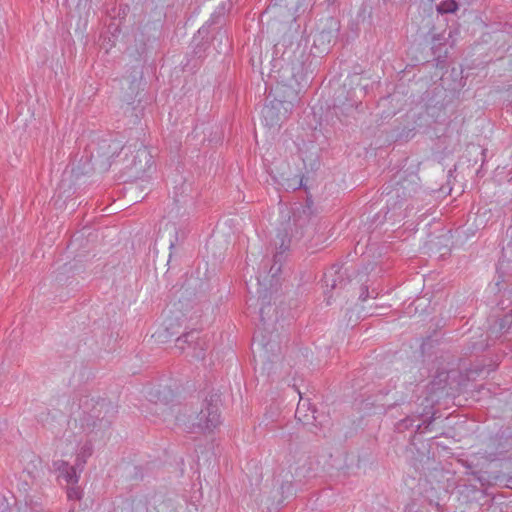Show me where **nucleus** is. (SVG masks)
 <instances>
[{
    "instance_id": "nucleus-1",
    "label": "nucleus",
    "mask_w": 512,
    "mask_h": 512,
    "mask_svg": "<svg viewBox=\"0 0 512 512\" xmlns=\"http://www.w3.org/2000/svg\"><path fill=\"white\" fill-rule=\"evenodd\" d=\"M419 177L414 173L398 172L383 186L382 195L386 196L385 218L395 220L404 216L403 204L419 190Z\"/></svg>"
},
{
    "instance_id": "nucleus-2",
    "label": "nucleus",
    "mask_w": 512,
    "mask_h": 512,
    "mask_svg": "<svg viewBox=\"0 0 512 512\" xmlns=\"http://www.w3.org/2000/svg\"><path fill=\"white\" fill-rule=\"evenodd\" d=\"M91 407L84 410L80 417V425L86 434H94L92 439L104 434L110 429L117 410L113 403L107 399L91 400Z\"/></svg>"
},
{
    "instance_id": "nucleus-3",
    "label": "nucleus",
    "mask_w": 512,
    "mask_h": 512,
    "mask_svg": "<svg viewBox=\"0 0 512 512\" xmlns=\"http://www.w3.org/2000/svg\"><path fill=\"white\" fill-rule=\"evenodd\" d=\"M220 397L218 394H211L209 398H205L203 407L197 413L187 426L190 433H206L212 432L221 423L219 412Z\"/></svg>"
},
{
    "instance_id": "nucleus-4",
    "label": "nucleus",
    "mask_w": 512,
    "mask_h": 512,
    "mask_svg": "<svg viewBox=\"0 0 512 512\" xmlns=\"http://www.w3.org/2000/svg\"><path fill=\"white\" fill-rule=\"evenodd\" d=\"M175 348L194 359H204L207 343L200 336V331L191 330L176 339Z\"/></svg>"
},
{
    "instance_id": "nucleus-5",
    "label": "nucleus",
    "mask_w": 512,
    "mask_h": 512,
    "mask_svg": "<svg viewBox=\"0 0 512 512\" xmlns=\"http://www.w3.org/2000/svg\"><path fill=\"white\" fill-rule=\"evenodd\" d=\"M291 110V102L274 99L262 109L263 122L270 128L280 126L289 117Z\"/></svg>"
},
{
    "instance_id": "nucleus-6",
    "label": "nucleus",
    "mask_w": 512,
    "mask_h": 512,
    "mask_svg": "<svg viewBox=\"0 0 512 512\" xmlns=\"http://www.w3.org/2000/svg\"><path fill=\"white\" fill-rule=\"evenodd\" d=\"M122 141L112 136L100 139L93 148L92 157L101 160L103 166H110L111 160L124 149Z\"/></svg>"
},
{
    "instance_id": "nucleus-7",
    "label": "nucleus",
    "mask_w": 512,
    "mask_h": 512,
    "mask_svg": "<svg viewBox=\"0 0 512 512\" xmlns=\"http://www.w3.org/2000/svg\"><path fill=\"white\" fill-rule=\"evenodd\" d=\"M148 400L155 406V412H158V406L160 407V414L165 416L169 410V404L174 400V391L168 386L159 385L158 387H152L147 392Z\"/></svg>"
},
{
    "instance_id": "nucleus-8",
    "label": "nucleus",
    "mask_w": 512,
    "mask_h": 512,
    "mask_svg": "<svg viewBox=\"0 0 512 512\" xmlns=\"http://www.w3.org/2000/svg\"><path fill=\"white\" fill-rule=\"evenodd\" d=\"M316 216L313 211V201L307 198L305 203H300L298 206L292 208V220L295 227H299L301 235L304 234L303 230L310 224H313Z\"/></svg>"
},
{
    "instance_id": "nucleus-9",
    "label": "nucleus",
    "mask_w": 512,
    "mask_h": 512,
    "mask_svg": "<svg viewBox=\"0 0 512 512\" xmlns=\"http://www.w3.org/2000/svg\"><path fill=\"white\" fill-rule=\"evenodd\" d=\"M324 283L326 287L335 290L345 288L350 283V280L347 277L346 271H343L341 266L333 265L324 274Z\"/></svg>"
},
{
    "instance_id": "nucleus-10",
    "label": "nucleus",
    "mask_w": 512,
    "mask_h": 512,
    "mask_svg": "<svg viewBox=\"0 0 512 512\" xmlns=\"http://www.w3.org/2000/svg\"><path fill=\"white\" fill-rule=\"evenodd\" d=\"M77 466L70 465L64 460H55L52 463V468L59 473V477L64 479L67 484H77L79 475L77 473Z\"/></svg>"
},
{
    "instance_id": "nucleus-11",
    "label": "nucleus",
    "mask_w": 512,
    "mask_h": 512,
    "mask_svg": "<svg viewBox=\"0 0 512 512\" xmlns=\"http://www.w3.org/2000/svg\"><path fill=\"white\" fill-rule=\"evenodd\" d=\"M425 401L428 404L421 411L417 410L414 412L412 409L407 410V412L411 414H408L404 419L397 422L396 429L398 432H404L405 430H408L414 426L416 419L423 418L429 414V410H431L433 407L430 405L428 398H425Z\"/></svg>"
},
{
    "instance_id": "nucleus-12",
    "label": "nucleus",
    "mask_w": 512,
    "mask_h": 512,
    "mask_svg": "<svg viewBox=\"0 0 512 512\" xmlns=\"http://www.w3.org/2000/svg\"><path fill=\"white\" fill-rule=\"evenodd\" d=\"M226 11H227V8H226L225 3H221L220 5H218L216 7L215 11L211 14L210 19L206 22L205 25H203L198 30V34L206 36L209 33V31H208L209 27H211L212 25L222 24V22L224 21Z\"/></svg>"
},
{
    "instance_id": "nucleus-13",
    "label": "nucleus",
    "mask_w": 512,
    "mask_h": 512,
    "mask_svg": "<svg viewBox=\"0 0 512 512\" xmlns=\"http://www.w3.org/2000/svg\"><path fill=\"white\" fill-rule=\"evenodd\" d=\"M496 272V285L499 286L501 283H504L512 278V261L506 260L505 258L500 259L496 268Z\"/></svg>"
},
{
    "instance_id": "nucleus-14",
    "label": "nucleus",
    "mask_w": 512,
    "mask_h": 512,
    "mask_svg": "<svg viewBox=\"0 0 512 512\" xmlns=\"http://www.w3.org/2000/svg\"><path fill=\"white\" fill-rule=\"evenodd\" d=\"M13 512H45L42 506L32 500L30 496H25L23 502H17Z\"/></svg>"
},
{
    "instance_id": "nucleus-15",
    "label": "nucleus",
    "mask_w": 512,
    "mask_h": 512,
    "mask_svg": "<svg viewBox=\"0 0 512 512\" xmlns=\"http://www.w3.org/2000/svg\"><path fill=\"white\" fill-rule=\"evenodd\" d=\"M214 49L217 53H225L230 47L229 37L225 30L219 29L213 37Z\"/></svg>"
},
{
    "instance_id": "nucleus-16",
    "label": "nucleus",
    "mask_w": 512,
    "mask_h": 512,
    "mask_svg": "<svg viewBox=\"0 0 512 512\" xmlns=\"http://www.w3.org/2000/svg\"><path fill=\"white\" fill-rule=\"evenodd\" d=\"M141 86V75L139 77L134 76L129 82V92L124 96V101L127 104H132L135 98L138 96Z\"/></svg>"
},
{
    "instance_id": "nucleus-17",
    "label": "nucleus",
    "mask_w": 512,
    "mask_h": 512,
    "mask_svg": "<svg viewBox=\"0 0 512 512\" xmlns=\"http://www.w3.org/2000/svg\"><path fill=\"white\" fill-rule=\"evenodd\" d=\"M449 375L446 371L439 372L434 379L431 381L432 391H442L447 386Z\"/></svg>"
},
{
    "instance_id": "nucleus-18",
    "label": "nucleus",
    "mask_w": 512,
    "mask_h": 512,
    "mask_svg": "<svg viewBox=\"0 0 512 512\" xmlns=\"http://www.w3.org/2000/svg\"><path fill=\"white\" fill-rule=\"evenodd\" d=\"M93 452V447L91 441L86 442L82 448L80 453L77 455L76 466H80V470H82L84 464L86 463V458L91 456Z\"/></svg>"
},
{
    "instance_id": "nucleus-19",
    "label": "nucleus",
    "mask_w": 512,
    "mask_h": 512,
    "mask_svg": "<svg viewBox=\"0 0 512 512\" xmlns=\"http://www.w3.org/2000/svg\"><path fill=\"white\" fill-rule=\"evenodd\" d=\"M149 156L146 148H140L137 150L136 155L133 157L132 165L136 168V172H144L145 168L141 164V159H147Z\"/></svg>"
},
{
    "instance_id": "nucleus-20",
    "label": "nucleus",
    "mask_w": 512,
    "mask_h": 512,
    "mask_svg": "<svg viewBox=\"0 0 512 512\" xmlns=\"http://www.w3.org/2000/svg\"><path fill=\"white\" fill-rule=\"evenodd\" d=\"M280 491L282 494V499L278 502V504H282L284 500L292 497L295 494V489L290 481H285L280 486Z\"/></svg>"
},
{
    "instance_id": "nucleus-21",
    "label": "nucleus",
    "mask_w": 512,
    "mask_h": 512,
    "mask_svg": "<svg viewBox=\"0 0 512 512\" xmlns=\"http://www.w3.org/2000/svg\"><path fill=\"white\" fill-rule=\"evenodd\" d=\"M511 325H512V314L507 313L496 322L495 327H498V330L501 332H507L511 328Z\"/></svg>"
},
{
    "instance_id": "nucleus-22",
    "label": "nucleus",
    "mask_w": 512,
    "mask_h": 512,
    "mask_svg": "<svg viewBox=\"0 0 512 512\" xmlns=\"http://www.w3.org/2000/svg\"><path fill=\"white\" fill-rule=\"evenodd\" d=\"M458 9V3L455 0H447L438 6L439 13H454Z\"/></svg>"
},
{
    "instance_id": "nucleus-23",
    "label": "nucleus",
    "mask_w": 512,
    "mask_h": 512,
    "mask_svg": "<svg viewBox=\"0 0 512 512\" xmlns=\"http://www.w3.org/2000/svg\"><path fill=\"white\" fill-rule=\"evenodd\" d=\"M435 419H436L435 412H433L428 419H424L423 420L422 424H417L416 425V431L415 432L416 433H423L425 431H430L431 430V425L435 421Z\"/></svg>"
},
{
    "instance_id": "nucleus-24",
    "label": "nucleus",
    "mask_w": 512,
    "mask_h": 512,
    "mask_svg": "<svg viewBox=\"0 0 512 512\" xmlns=\"http://www.w3.org/2000/svg\"><path fill=\"white\" fill-rule=\"evenodd\" d=\"M305 462H307V460H305ZM294 475L299 479V481H301L302 478H309L312 476L311 467L309 466L306 468V463H304L302 466L295 469Z\"/></svg>"
},
{
    "instance_id": "nucleus-25",
    "label": "nucleus",
    "mask_w": 512,
    "mask_h": 512,
    "mask_svg": "<svg viewBox=\"0 0 512 512\" xmlns=\"http://www.w3.org/2000/svg\"><path fill=\"white\" fill-rule=\"evenodd\" d=\"M283 256V252L277 253L274 256V264L270 267L269 273H271L272 277H275L281 270L280 266L276 267V264L278 261H280V258Z\"/></svg>"
},
{
    "instance_id": "nucleus-26",
    "label": "nucleus",
    "mask_w": 512,
    "mask_h": 512,
    "mask_svg": "<svg viewBox=\"0 0 512 512\" xmlns=\"http://www.w3.org/2000/svg\"><path fill=\"white\" fill-rule=\"evenodd\" d=\"M67 496L71 500H78L81 498V491L77 487H70L67 490Z\"/></svg>"
},
{
    "instance_id": "nucleus-27",
    "label": "nucleus",
    "mask_w": 512,
    "mask_h": 512,
    "mask_svg": "<svg viewBox=\"0 0 512 512\" xmlns=\"http://www.w3.org/2000/svg\"><path fill=\"white\" fill-rule=\"evenodd\" d=\"M296 417L302 421L304 424H309L310 423V418H309V415L308 414H304L303 417L304 419H302V406L301 404L299 403L298 404V407L296 409Z\"/></svg>"
},
{
    "instance_id": "nucleus-28",
    "label": "nucleus",
    "mask_w": 512,
    "mask_h": 512,
    "mask_svg": "<svg viewBox=\"0 0 512 512\" xmlns=\"http://www.w3.org/2000/svg\"><path fill=\"white\" fill-rule=\"evenodd\" d=\"M0 512H13L5 497H0Z\"/></svg>"
},
{
    "instance_id": "nucleus-29",
    "label": "nucleus",
    "mask_w": 512,
    "mask_h": 512,
    "mask_svg": "<svg viewBox=\"0 0 512 512\" xmlns=\"http://www.w3.org/2000/svg\"><path fill=\"white\" fill-rule=\"evenodd\" d=\"M370 297L369 289L367 286L361 287V293L359 295V300L362 302L366 301Z\"/></svg>"
},
{
    "instance_id": "nucleus-30",
    "label": "nucleus",
    "mask_w": 512,
    "mask_h": 512,
    "mask_svg": "<svg viewBox=\"0 0 512 512\" xmlns=\"http://www.w3.org/2000/svg\"><path fill=\"white\" fill-rule=\"evenodd\" d=\"M49 415H50L49 411H47V412L44 411L38 415V417H39L38 420L43 423L49 417Z\"/></svg>"
},
{
    "instance_id": "nucleus-31",
    "label": "nucleus",
    "mask_w": 512,
    "mask_h": 512,
    "mask_svg": "<svg viewBox=\"0 0 512 512\" xmlns=\"http://www.w3.org/2000/svg\"><path fill=\"white\" fill-rule=\"evenodd\" d=\"M7 422L6 421H0V433L7 429Z\"/></svg>"
},
{
    "instance_id": "nucleus-32",
    "label": "nucleus",
    "mask_w": 512,
    "mask_h": 512,
    "mask_svg": "<svg viewBox=\"0 0 512 512\" xmlns=\"http://www.w3.org/2000/svg\"><path fill=\"white\" fill-rule=\"evenodd\" d=\"M403 404H405V401H404V400L396 401V402H394L393 404L389 405V406H388V409H391V408H393V407H394V406H396V405H403Z\"/></svg>"
},
{
    "instance_id": "nucleus-33",
    "label": "nucleus",
    "mask_w": 512,
    "mask_h": 512,
    "mask_svg": "<svg viewBox=\"0 0 512 512\" xmlns=\"http://www.w3.org/2000/svg\"><path fill=\"white\" fill-rule=\"evenodd\" d=\"M265 310H266V307H264V306H262L260 308V318H261V321H264Z\"/></svg>"
},
{
    "instance_id": "nucleus-34",
    "label": "nucleus",
    "mask_w": 512,
    "mask_h": 512,
    "mask_svg": "<svg viewBox=\"0 0 512 512\" xmlns=\"http://www.w3.org/2000/svg\"><path fill=\"white\" fill-rule=\"evenodd\" d=\"M119 32H120L119 27H118V26H115V27H114V30H113V32H112V35H113V36H115V34H116V33H119Z\"/></svg>"
},
{
    "instance_id": "nucleus-35",
    "label": "nucleus",
    "mask_w": 512,
    "mask_h": 512,
    "mask_svg": "<svg viewBox=\"0 0 512 512\" xmlns=\"http://www.w3.org/2000/svg\"><path fill=\"white\" fill-rule=\"evenodd\" d=\"M315 412H316V410H315V409H313V410H312V415H311V419H312L313 421H316V419H317V418H316V416H315Z\"/></svg>"
},
{
    "instance_id": "nucleus-36",
    "label": "nucleus",
    "mask_w": 512,
    "mask_h": 512,
    "mask_svg": "<svg viewBox=\"0 0 512 512\" xmlns=\"http://www.w3.org/2000/svg\"><path fill=\"white\" fill-rule=\"evenodd\" d=\"M325 36H327V35H326L325 33H323V32H322V33L320 34V39H324V38H325Z\"/></svg>"
},
{
    "instance_id": "nucleus-37",
    "label": "nucleus",
    "mask_w": 512,
    "mask_h": 512,
    "mask_svg": "<svg viewBox=\"0 0 512 512\" xmlns=\"http://www.w3.org/2000/svg\"><path fill=\"white\" fill-rule=\"evenodd\" d=\"M173 247H174V243H173V242H171V243H170V248H173Z\"/></svg>"
},
{
    "instance_id": "nucleus-38",
    "label": "nucleus",
    "mask_w": 512,
    "mask_h": 512,
    "mask_svg": "<svg viewBox=\"0 0 512 512\" xmlns=\"http://www.w3.org/2000/svg\"><path fill=\"white\" fill-rule=\"evenodd\" d=\"M257 282L260 285V277H257Z\"/></svg>"
}]
</instances>
